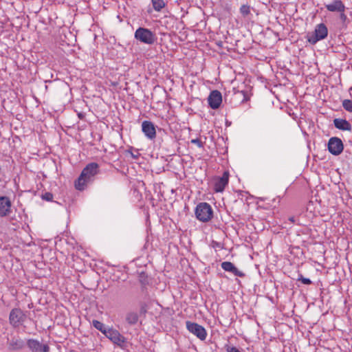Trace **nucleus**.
<instances>
[{
	"mask_svg": "<svg viewBox=\"0 0 352 352\" xmlns=\"http://www.w3.org/2000/svg\"><path fill=\"white\" fill-rule=\"evenodd\" d=\"M195 216L201 222H208L213 217V210L210 205L206 202L199 203L195 208Z\"/></svg>",
	"mask_w": 352,
	"mask_h": 352,
	"instance_id": "f257e3e1",
	"label": "nucleus"
},
{
	"mask_svg": "<svg viewBox=\"0 0 352 352\" xmlns=\"http://www.w3.org/2000/svg\"><path fill=\"white\" fill-rule=\"evenodd\" d=\"M27 314L19 308L12 309L9 314V322L14 328H19L26 321Z\"/></svg>",
	"mask_w": 352,
	"mask_h": 352,
	"instance_id": "f03ea898",
	"label": "nucleus"
},
{
	"mask_svg": "<svg viewBox=\"0 0 352 352\" xmlns=\"http://www.w3.org/2000/svg\"><path fill=\"white\" fill-rule=\"evenodd\" d=\"M134 36L138 41L147 45L153 44L157 39L155 33L144 28H138L135 32Z\"/></svg>",
	"mask_w": 352,
	"mask_h": 352,
	"instance_id": "7ed1b4c3",
	"label": "nucleus"
},
{
	"mask_svg": "<svg viewBox=\"0 0 352 352\" xmlns=\"http://www.w3.org/2000/svg\"><path fill=\"white\" fill-rule=\"evenodd\" d=\"M328 30L324 23L316 25L314 32L307 38L308 41L311 44L316 43L318 41L322 40L327 36Z\"/></svg>",
	"mask_w": 352,
	"mask_h": 352,
	"instance_id": "20e7f679",
	"label": "nucleus"
},
{
	"mask_svg": "<svg viewBox=\"0 0 352 352\" xmlns=\"http://www.w3.org/2000/svg\"><path fill=\"white\" fill-rule=\"evenodd\" d=\"M186 326L188 331L197 336L199 339L201 340H206L207 337V332L204 327L196 322L190 321H186Z\"/></svg>",
	"mask_w": 352,
	"mask_h": 352,
	"instance_id": "39448f33",
	"label": "nucleus"
},
{
	"mask_svg": "<svg viewBox=\"0 0 352 352\" xmlns=\"http://www.w3.org/2000/svg\"><path fill=\"white\" fill-rule=\"evenodd\" d=\"M104 335L113 343L119 346L123 345L126 342L124 337L121 335L118 331L113 328H108L107 331L104 332Z\"/></svg>",
	"mask_w": 352,
	"mask_h": 352,
	"instance_id": "423d86ee",
	"label": "nucleus"
},
{
	"mask_svg": "<svg viewBox=\"0 0 352 352\" xmlns=\"http://www.w3.org/2000/svg\"><path fill=\"white\" fill-rule=\"evenodd\" d=\"M344 149L341 139L337 137L331 138L328 142V150L333 155H340Z\"/></svg>",
	"mask_w": 352,
	"mask_h": 352,
	"instance_id": "0eeeda50",
	"label": "nucleus"
},
{
	"mask_svg": "<svg viewBox=\"0 0 352 352\" xmlns=\"http://www.w3.org/2000/svg\"><path fill=\"white\" fill-rule=\"evenodd\" d=\"M27 346L31 352H49L50 347L36 339L30 338L26 342Z\"/></svg>",
	"mask_w": 352,
	"mask_h": 352,
	"instance_id": "6e6552de",
	"label": "nucleus"
},
{
	"mask_svg": "<svg viewBox=\"0 0 352 352\" xmlns=\"http://www.w3.org/2000/svg\"><path fill=\"white\" fill-rule=\"evenodd\" d=\"M208 100V104L212 109H218L222 102V96L221 92L218 90L211 91Z\"/></svg>",
	"mask_w": 352,
	"mask_h": 352,
	"instance_id": "1a4fd4ad",
	"label": "nucleus"
},
{
	"mask_svg": "<svg viewBox=\"0 0 352 352\" xmlns=\"http://www.w3.org/2000/svg\"><path fill=\"white\" fill-rule=\"evenodd\" d=\"M142 130L144 135L151 140L156 137V131L154 124L150 122L145 120L142 124Z\"/></svg>",
	"mask_w": 352,
	"mask_h": 352,
	"instance_id": "9d476101",
	"label": "nucleus"
},
{
	"mask_svg": "<svg viewBox=\"0 0 352 352\" xmlns=\"http://www.w3.org/2000/svg\"><path fill=\"white\" fill-rule=\"evenodd\" d=\"M8 348L11 351H20L25 346V342L19 336H15L8 341Z\"/></svg>",
	"mask_w": 352,
	"mask_h": 352,
	"instance_id": "9b49d317",
	"label": "nucleus"
},
{
	"mask_svg": "<svg viewBox=\"0 0 352 352\" xmlns=\"http://www.w3.org/2000/svg\"><path fill=\"white\" fill-rule=\"evenodd\" d=\"M229 177H213L212 184L216 192H221L228 184Z\"/></svg>",
	"mask_w": 352,
	"mask_h": 352,
	"instance_id": "f8f14e48",
	"label": "nucleus"
},
{
	"mask_svg": "<svg viewBox=\"0 0 352 352\" xmlns=\"http://www.w3.org/2000/svg\"><path fill=\"white\" fill-rule=\"evenodd\" d=\"M11 201L8 197H0V216L5 217L11 212Z\"/></svg>",
	"mask_w": 352,
	"mask_h": 352,
	"instance_id": "ddd939ff",
	"label": "nucleus"
},
{
	"mask_svg": "<svg viewBox=\"0 0 352 352\" xmlns=\"http://www.w3.org/2000/svg\"><path fill=\"white\" fill-rule=\"evenodd\" d=\"M99 166L97 163L88 164L82 170L80 176H94L98 173Z\"/></svg>",
	"mask_w": 352,
	"mask_h": 352,
	"instance_id": "4468645a",
	"label": "nucleus"
},
{
	"mask_svg": "<svg viewBox=\"0 0 352 352\" xmlns=\"http://www.w3.org/2000/svg\"><path fill=\"white\" fill-rule=\"evenodd\" d=\"M329 12H345L346 7L342 0H335L332 3L325 5Z\"/></svg>",
	"mask_w": 352,
	"mask_h": 352,
	"instance_id": "2eb2a0df",
	"label": "nucleus"
},
{
	"mask_svg": "<svg viewBox=\"0 0 352 352\" xmlns=\"http://www.w3.org/2000/svg\"><path fill=\"white\" fill-rule=\"evenodd\" d=\"M333 124L336 128L342 130L351 131L352 126L349 121L345 119L336 118L333 120Z\"/></svg>",
	"mask_w": 352,
	"mask_h": 352,
	"instance_id": "dca6fc26",
	"label": "nucleus"
},
{
	"mask_svg": "<svg viewBox=\"0 0 352 352\" xmlns=\"http://www.w3.org/2000/svg\"><path fill=\"white\" fill-rule=\"evenodd\" d=\"M90 177H78L74 182L75 188L77 190H82L86 187Z\"/></svg>",
	"mask_w": 352,
	"mask_h": 352,
	"instance_id": "f3484780",
	"label": "nucleus"
},
{
	"mask_svg": "<svg viewBox=\"0 0 352 352\" xmlns=\"http://www.w3.org/2000/svg\"><path fill=\"white\" fill-rule=\"evenodd\" d=\"M125 153L126 156L129 157L133 160H138L140 156L138 150L133 148H130L129 149L126 150Z\"/></svg>",
	"mask_w": 352,
	"mask_h": 352,
	"instance_id": "a211bd4d",
	"label": "nucleus"
},
{
	"mask_svg": "<svg viewBox=\"0 0 352 352\" xmlns=\"http://www.w3.org/2000/svg\"><path fill=\"white\" fill-rule=\"evenodd\" d=\"M126 320L130 324H135L138 320L137 313L130 312L126 315Z\"/></svg>",
	"mask_w": 352,
	"mask_h": 352,
	"instance_id": "6ab92c4d",
	"label": "nucleus"
},
{
	"mask_svg": "<svg viewBox=\"0 0 352 352\" xmlns=\"http://www.w3.org/2000/svg\"><path fill=\"white\" fill-rule=\"evenodd\" d=\"M92 325L96 329H98V331H100V332H102L103 334H104V332L107 331V329H108L107 327H106L104 326V324L98 321V320H94L92 321Z\"/></svg>",
	"mask_w": 352,
	"mask_h": 352,
	"instance_id": "aec40b11",
	"label": "nucleus"
},
{
	"mask_svg": "<svg viewBox=\"0 0 352 352\" xmlns=\"http://www.w3.org/2000/svg\"><path fill=\"white\" fill-rule=\"evenodd\" d=\"M152 3L154 10L156 11H160L165 6V3L163 0H152Z\"/></svg>",
	"mask_w": 352,
	"mask_h": 352,
	"instance_id": "412c9836",
	"label": "nucleus"
},
{
	"mask_svg": "<svg viewBox=\"0 0 352 352\" xmlns=\"http://www.w3.org/2000/svg\"><path fill=\"white\" fill-rule=\"evenodd\" d=\"M221 265L223 270L230 272H232L235 267L232 263L229 261L223 262Z\"/></svg>",
	"mask_w": 352,
	"mask_h": 352,
	"instance_id": "4be33fe9",
	"label": "nucleus"
},
{
	"mask_svg": "<svg viewBox=\"0 0 352 352\" xmlns=\"http://www.w3.org/2000/svg\"><path fill=\"white\" fill-rule=\"evenodd\" d=\"M342 107L346 111L352 113V100L348 99L344 100L342 101Z\"/></svg>",
	"mask_w": 352,
	"mask_h": 352,
	"instance_id": "5701e85b",
	"label": "nucleus"
},
{
	"mask_svg": "<svg viewBox=\"0 0 352 352\" xmlns=\"http://www.w3.org/2000/svg\"><path fill=\"white\" fill-rule=\"evenodd\" d=\"M240 12L243 16H247L250 13V7L247 5H243L240 8Z\"/></svg>",
	"mask_w": 352,
	"mask_h": 352,
	"instance_id": "b1692460",
	"label": "nucleus"
},
{
	"mask_svg": "<svg viewBox=\"0 0 352 352\" xmlns=\"http://www.w3.org/2000/svg\"><path fill=\"white\" fill-rule=\"evenodd\" d=\"M42 199L48 201H52L53 195L51 192H45L42 195Z\"/></svg>",
	"mask_w": 352,
	"mask_h": 352,
	"instance_id": "393cba45",
	"label": "nucleus"
},
{
	"mask_svg": "<svg viewBox=\"0 0 352 352\" xmlns=\"http://www.w3.org/2000/svg\"><path fill=\"white\" fill-rule=\"evenodd\" d=\"M190 142L193 144L197 145L198 147L201 148L203 146L202 142L199 138L192 139Z\"/></svg>",
	"mask_w": 352,
	"mask_h": 352,
	"instance_id": "a878e982",
	"label": "nucleus"
},
{
	"mask_svg": "<svg viewBox=\"0 0 352 352\" xmlns=\"http://www.w3.org/2000/svg\"><path fill=\"white\" fill-rule=\"evenodd\" d=\"M232 273L234 274L236 276L243 277L244 276V273L241 271L239 270L236 267H234V270H232Z\"/></svg>",
	"mask_w": 352,
	"mask_h": 352,
	"instance_id": "bb28decb",
	"label": "nucleus"
},
{
	"mask_svg": "<svg viewBox=\"0 0 352 352\" xmlns=\"http://www.w3.org/2000/svg\"><path fill=\"white\" fill-rule=\"evenodd\" d=\"M298 280L301 281L302 283L305 285H310L311 283V280L309 278H304L302 276L298 278Z\"/></svg>",
	"mask_w": 352,
	"mask_h": 352,
	"instance_id": "cd10ccee",
	"label": "nucleus"
},
{
	"mask_svg": "<svg viewBox=\"0 0 352 352\" xmlns=\"http://www.w3.org/2000/svg\"><path fill=\"white\" fill-rule=\"evenodd\" d=\"M227 352H240V351L235 346H228L226 349Z\"/></svg>",
	"mask_w": 352,
	"mask_h": 352,
	"instance_id": "c85d7f7f",
	"label": "nucleus"
},
{
	"mask_svg": "<svg viewBox=\"0 0 352 352\" xmlns=\"http://www.w3.org/2000/svg\"><path fill=\"white\" fill-rule=\"evenodd\" d=\"M339 13H340V19L343 22H344L347 19L346 15L344 14V12H340Z\"/></svg>",
	"mask_w": 352,
	"mask_h": 352,
	"instance_id": "c756f323",
	"label": "nucleus"
},
{
	"mask_svg": "<svg viewBox=\"0 0 352 352\" xmlns=\"http://www.w3.org/2000/svg\"><path fill=\"white\" fill-rule=\"evenodd\" d=\"M241 93H242V94H243V96H244V99H243V100H245V101L248 100H249V97L246 95L245 92L243 91H241Z\"/></svg>",
	"mask_w": 352,
	"mask_h": 352,
	"instance_id": "7c9ffc66",
	"label": "nucleus"
},
{
	"mask_svg": "<svg viewBox=\"0 0 352 352\" xmlns=\"http://www.w3.org/2000/svg\"><path fill=\"white\" fill-rule=\"evenodd\" d=\"M222 176H229V173L228 171H225Z\"/></svg>",
	"mask_w": 352,
	"mask_h": 352,
	"instance_id": "2f4dec72",
	"label": "nucleus"
},
{
	"mask_svg": "<svg viewBox=\"0 0 352 352\" xmlns=\"http://www.w3.org/2000/svg\"><path fill=\"white\" fill-rule=\"evenodd\" d=\"M289 220H290L291 221H292V222H294V217L290 218V219H289Z\"/></svg>",
	"mask_w": 352,
	"mask_h": 352,
	"instance_id": "473e14b6",
	"label": "nucleus"
},
{
	"mask_svg": "<svg viewBox=\"0 0 352 352\" xmlns=\"http://www.w3.org/2000/svg\"><path fill=\"white\" fill-rule=\"evenodd\" d=\"M78 117L82 118V114L81 113H78Z\"/></svg>",
	"mask_w": 352,
	"mask_h": 352,
	"instance_id": "72a5a7b5",
	"label": "nucleus"
}]
</instances>
